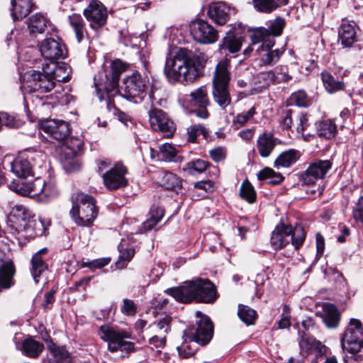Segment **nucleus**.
I'll return each instance as SVG.
<instances>
[{
  "label": "nucleus",
  "mask_w": 363,
  "mask_h": 363,
  "mask_svg": "<svg viewBox=\"0 0 363 363\" xmlns=\"http://www.w3.org/2000/svg\"><path fill=\"white\" fill-rule=\"evenodd\" d=\"M164 72L171 84L193 82L201 74V65L191 50L180 48L173 58H167Z\"/></svg>",
  "instance_id": "1"
},
{
  "label": "nucleus",
  "mask_w": 363,
  "mask_h": 363,
  "mask_svg": "<svg viewBox=\"0 0 363 363\" xmlns=\"http://www.w3.org/2000/svg\"><path fill=\"white\" fill-rule=\"evenodd\" d=\"M195 324L184 330L182 342L177 349L182 358L193 356L198 350V345H208L213 335V325L211 319L201 311L196 313Z\"/></svg>",
  "instance_id": "2"
},
{
  "label": "nucleus",
  "mask_w": 363,
  "mask_h": 363,
  "mask_svg": "<svg viewBox=\"0 0 363 363\" xmlns=\"http://www.w3.org/2000/svg\"><path fill=\"white\" fill-rule=\"evenodd\" d=\"M165 293L181 303H211L217 299L215 285L208 279L194 278L177 287L169 288Z\"/></svg>",
  "instance_id": "3"
},
{
  "label": "nucleus",
  "mask_w": 363,
  "mask_h": 363,
  "mask_svg": "<svg viewBox=\"0 0 363 363\" xmlns=\"http://www.w3.org/2000/svg\"><path fill=\"white\" fill-rule=\"evenodd\" d=\"M306 240V232L302 225L294 227L283 222L278 223L272 232L270 243L274 250H278L288 245L292 247L291 254L298 250Z\"/></svg>",
  "instance_id": "4"
},
{
  "label": "nucleus",
  "mask_w": 363,
  "mask_h": 363,
  "mask_svg": "<svg viewBox=\"0 0 363 363\" xmlns=\"http://www.w3.org/2000/svg\"><path fill=\"white\" fill-rule=\"evenodd\" d=\"M229 61L222 60L217 65L213 78V99L222 109L231 103L228 85L230 79L228 72Z\"/></svg>",
  "instance_id": "5"
},
{
  "label": "nucleus",
  "mask_w": 363,
  "mask_h": 363,
  "mask_svg": "<svg viewBox=\"0 0 363 363\" xmlns=\"http://www.w3.org/2000/svg\"><path fill=\"white\" fill-rule=\"evenodd\" d=\"M44 158L45 155L40 152L25 150L11 163V172L21 179L20 180L29 177H33L35 169L43 166Z\"/></svg>",
  "instance_id": "6"
},
{
  "label": "nucleus",
  "mask_w": 363,
  "mask_h": 363,
  "mask_svg": "<svg viewBox=\"0 0 363 363\" xmlns=\"http://www.w3.org/2000/svg\"><path fill=\"white\" fill-rule=\"evenodd\" d=\"M70 214L77 225L82 226L91 225L98 214L94 199L84 193L77 194Z\"/></svg>",
  "instance_id": "7"
},
{
  "label": "nucleus",
  "mask_w": 363,
  "mask_h": 363,
  "mask_svg": "<svg viewBox=\"0 0 363 363\" xmlns=\"http://www.w3.org/2000/svg\"><path fill=\"white\" fill-rule=\"evenodd\" d=\"M126 69V65L120 60H113L110 66V70L105 74L106 80L94 79V86L96 94L100 101L115 96L118 92V82L121 74Z\"/></svg>",
  "instance_id": "8"
},
{
  "label": "nucleus",
  "mask_w": 363,
  "mask_h": 363,
  "mask_svg": "<svg viewBox=\"0 0 363 363\" xmlns=\"http://www.w3.org/2000/svg\"><path fill=\"white\" fill-rule=\"evenodd\" d=\"M145 69L143 74L135 71L123 79L121 89V95L123 98L135 103L142 101L146 95L150 83L147 67H145Z\"/></svg>",
  "instance_id": "9"
},
{
  "label": "nucleus",
  "mask_w": 363,
  "mask_h": 363,
  "mask_svg": "<svg viewBox=\"0 0 363 363\" xmlns=\"http://www.w3.org/2000/svg\"><path fill=\"white\" fill-rule=\"evenodd\" d=\"M99 333L101 338L107 342L108 349L111 352H131L134 350V344L127 340L131 338V334L126 330L118 327L102 325Z\"/></svg>",
  "instance_id": "10"
},
{
  "label": "nucleus",
  "mask_w": 363,
  "mask_h": 363,
  "mask_svg": "<svg viewBox=\"0 0 363 363\" xmlns=\"http://www.w3.org/2000/svg\"><path fill=\"white\" fill-rule=\"evenodd\" d=\"M55 86V81L45 65H43L42 72L33 70L28 74L26 79H24L21 83L22 89L30 94L48 93L51 91Z\"/></svg>",
  "instance_id": "11"
},
{
  "label": "nucleus",
  "mask_w": 363,
  "mask_h": 363,
  "mask_svg": "<svg viewBox=\"0 0 363 363\" xmlns=\"http://www.w3.org/2000/svg\"><path fill=\"white\" fill-rule=\"evenodd\" d=\"M342 348L351 354H356L363 347V327L362 323L352 318L342 338Z\"/></svg>",
  "instance_id": "12"
},
{
  "label": "nucleus",
  "mask_w": 363,
  "mask_h": 363,
  "mask_svg": "<svg viewBox=\"0 0 363 363\" xmlns=\"http://www.w3.org/2000/svg\"><path fill=\"white\" fill-rule=\"evenodd\" d=\"M84 16L94 30L104 27L107 21L108 12L106 6L99 0H89V5L83 11Z\"/></svg>",
  "instance_id": "13"
},
{
  "label": "nucleus",
  "mask_w": 363,
  "mask_h": 363,
  "mask_svg": "<svg viewBox=\"0 0 363 363\" xmlns=\"http://www.w3.org/2000/svg\"><path fill=\"white\" fill-rule=\"evenodd\" d=\"M148 114L150 125L154 131L160 132L164 138H170L174 135L175 125L164 111L152 108Z\"/></svg>",
  "instance_id": "14"
},
{
  "label": "nucleus",
  "mask_w": 363,
  "mask_h": 363,
  "mask_svg": "<svg viewBox=\"0 0 363 363\" xmlns=\"http://www.w3.org/2000/svg\"><path fill=\"white\" fill-rule=\"evenodd\" d=\"M332 167L333 162L329 160H315L309 163L308 167L301 175V180L303 184L307 186L314 185L318 180L325 177Z\"/></svg>",
  "instance_id": "15"
},
{
  "label": "nucleus",
  "mask_w": 363,
  "mask_h": 363,
  "mask_svg": "<svg viewBox=\"0 0 363 363\" xmlns=\"http://www.w3.org/2000/svg\"><path fill=\"white\" fill-rule=\"evenodd\" d=\"M11 190L16 192L22 196H27L34 197L45 192V196H48L46 192V184L40 177H35L32 180H13L9 184Z\"/></svg>",
  "instance_id": "16"
},
{
  "label": "nucleus",
  "mask_w": 363,
  "mask_h": 363,
  "mask_svg": "<svg viewBox=\"0 0 363 363\" xmlns=\"http://www.w3.org/2000/svg\"><path fill=\"white\" fill-rule=\"evenodd\" d=\"M284 18L277 17L270 23L268 28H257L251 35L252 45L255 46L260 43L261 40H274V37L279 36L285 27Z\"/></svg>",
  "instance_id": "17"
},
{
  "label": "nucleus",
  "mask_w": 363,
  "mask_h": 363,
  "mask_svg": "<svg viewBox=\"0 0 363 363\" xmlns=\"http://www.w3.org/2000/svg\"><path fill=\"white\" fill-rule=\"evenodd\" d=\"M190 28L193 38L200 43H213L218 38L217 30L205 21L197 20L192 22Z\"/></svg>",
  "instance_id": "18"
},
{
  "label": "nucleus",
  "mask_w": 363,
  "mask_h": 363,
  "mask_svg": "<svg viewBox=\"0 0 363 363\" xmlns=\"http://www.w3.org/2000/svg\"><path fill=\"white\" fill-rule=\"evenodd\" d=\"M127 168L122 163H117L114 167L103 174L105 186L109 190H116L128 185L125 174Z\"/></svg>",
  "instance_id": "19"
},
{
  "label": "nucleus",
  "mask_w": 363,
  "mask_h": 363,
  "mask_svg": "<svg viewBox=\"0 0 363 363\" xmlns=\"http://www.w3.org/2000/svg\"><path fill=\"white\" fill-rule=\"evenodd\" d=\"M358 31L354 21L343 19L338 28V41L343 48H351L357 41Z\"/></svg>",
  "instance_id": "20"
},
{
  "label": "nucleus",
  "mask_w": 363,
  "mask_h": 363,
  "mask_svg": "<svg viewBox=\"0 0 363 363\" xmlns=\"http://www.w3.org/2000/svg\"><path fill=\"white\" fill-rule=\"evenodd\" d=\"M262 44L258 46L257 51L259 52L260 60L264 65L273 66L280 59L284 53L281 49L272 50L274 45V40H261Z\"/></svg>",
  "instance_id": "21"
},
{
  "label": "nucleus",
  "mask_w": 363,
  "mask_h": 363,
  "mask_svg": "<svg viewBox=\"0 0 363 363\" xmlns=\"http://www.w3.org/2000/svg\"><path fill=\"white\" fill-rule=\"evenodd\" d=\"M235 13V9L231 8L225 2H216L210 4L208 10V17L218 25H224L230 16Z\"/></svg>",
  "instance_id": "22"
},
{
  "label": "nucleus",
  "mask_w": 363,
  "mask_h": 363,
  "mask_svg": "<svg viewBox=\"0 0 363 363\" xmlns=\"http://www.w3.org/2000/svg\"><path fill=\"white\" fill-rule=\"evenodd\" d=\"M41 128L56 140H63L70 134L69 124L63 121H46L41 124Z\"/></svg>",
  "instance_id": "23"
},
{
  "label": "nucleus",
  "mask_w": 363,
  "mask_h": 363,
  "mask_svg": "<svg viewBox=\"0 0 363 363\" xmlns=\"http://www.w3.org/2000/svg\"><path fill=\"white\" fill-rule=\"evenodd\" d=\"M64 50V45L53 38H45L40 45V51L43 57L51 62L63 57Z\"/></svg>",
  "instance_id": "24"
},
{
  "label": "nucleus",
  "mask_w": 363,
  "mask_h": 363,
  "mask_svg": "<svg viewBox=\"0 0 363 363\" xmlns=\"http://www.w3.org/2000/svg\"><path fill=\"white\" fill-rule=\"evenodd\" d=\"M50 222H45L42 218L35 219L32 216L26 224H21L16 227V231L19 234L24 232L25 236L36 237L46 235Z\"/></svg>",
  "instance_id": "25"
},
{
  "label": "nucleus",
  "mask_w": 363,
  "mask_h": 363,
  "mask_svg": "<svg viewBox=\"0 0 363 363\" xmlns=\"http://www.w3.org/2000/svg\"><path fill=\"white\" fill-rule=\"evenodd\" d=\"M191 99L189 102L192 106L198 107V110L195 111L196 115L201 118H207L208 112L206 106L209 104L207 89L205 86H202L190 94Z\"/></svg>",
  "instance_id": "26"
},
{
  "label": "nucleus",
  "mask_w": 363,
  "mask_h": 363,
  "mask_svg": "<svg viewBox=\"0 0 363 363\" xmlns=\"http://www.w3.org/2000/svg\"><path fill=\"white\" fill-rule=\"evenodd\" d=\"M280 141L269 132H264L259 135L257 140V149L261 157L266 158L270 156L275 147Z\"/></svg>",
  "instance_id": "27"
},
{
  "label": "nucleus",
  "mask_w": 363,
  "mask_h": 363,
  "mask_svg": "<svg viewBox=\"0 0 363 363\" xmlns=\"http://www.w3.org/2000/svg\"><path fill=\"white\" fill-rule=\"evenodd\" d=\"M45 67L50 71V74L55 83L67 82L70 79L71 69L66 63H46Z\"/></svg>",
  "instance_id": "28"
},
{
  "label": "nucleus",
  "mask_w": 363,
  "mask_h": 363,
  "mask_svg": "<svg viewBox=\"0 0 363 363\" xmlns=\"http://www.w3.org/2000/svg\"><path fill=\"white\" fill-rule=\"evenodd\" d=\"M322 318L329 328H337L340 320V313L337 307L330 303H324L322 306Z\"/></svg>",
  "instance_id": "29"
},
{
  "label": "nucleus",
  "mask_w": 363,
  "mask_h": 363,
  "mask_svg": "<svg viewBox=\"0 0 363 363\" xmlns=\"http://www.w3.org/2000/svg\"><path fill=\"white\" fill-rule=\"evenodd\" d=\"M16 348L23 352L28 357L37 358L43 351L44 345L32 337L25 339L22 344H16Z\"/></svg>",
  "instance_id": "30"
},
{
  "label": "nucleus",
  "mask_w": 363,
  "mask_h": 363,
  "mask_svg": "<svg viewBox=\"0 0 363 363\" xmlns=\"http://www.w3.org/2000/svg\"><path fill=\"white\" fill-rule=\"evenodd\" d=\"M68 22L74 32L75 37L79 43L88 37L85 22L80 14L73 13L68 16Z\"/></svg>",
  "instance_id": "31"
},
{
  "label": "nucleus",
  "mask_w": 363,
  "mask_h": 363,
  "mask_svg": "<svg viewBox=\"0 0 363 363\" xmlns=\"http://www.w3.org/2000/svg\"><path fill=\"white\" fill-rule=\"evenodd\" d=\"M47 251V248L41 249L35 253L31 259L30 272L35 283H38L39 277L48 269V265L42 257V255H45Z\"/></svg>",
  "instance_id": "32"
},
{
  "label": "nucleus",
  "mask_w": 363,
  "mask_h": 363,
  "mask_svg": "<svg viewBox=\"0 0 363 363\" xmlns=\"http://www.w3.org/2000/svg\"><path fill=\"white\" fill-rule=\"evenodd\" d=\"M31 217V212L26 206L16 204L11 211L9 221L13 223L16 229V227H19L21 224H26Z\"/></svg>",
  "instance_id": "33"
},
{
  "label": "nucleus",
  "mask_w": 363,
  "mask_h": 363,
  "mask_svg": "<svg viewBox=\"0 0 363 363\" xmlns=\"http://www.w3.org/2000/svg\"><path fill=\"white\" fill-rule=\"evenodd\" d=\"M16 270L11 261L5 262L0 267V288L8 289L14 284L13 277Z\"/></svg>",
  "instance_id": "34"
},
{
  "label": "nucleus",
  "mask_w": 363,
  "mask_h": 363,
  "mask_svg": "<svg viewBox=\"0 0 363 363\" xmlns=\"http://www.w3.org/2000/svg\"><path fill=\"white\" fill-rule=\"evenodd\" d=\"M12 17L14 21L26 17L32 11V0H11Z\"/></svg>",
  "instance_id": "35"
},
{
  "label": "nucleus",
  "mask_w": 363,
  "mask_h": 363,
  "mask_svg": "<svg viewBox=\"0 0 363 363\" xmlns=\"http://www.w3.org/2000/svg\"><path fill=\"white\" fill-rule=\"evenodd\" d=\"M298 333L300 335L298 344L301 352H305L306 354L313 351L321 352L323 345L320 341L317 340L315 337L305 332H301L299 330Z\"/></svg>",
  "instance_id": "36"
},
{
  "label": "nucleus",
  "mask_w": 363,
  "mask_h": 363,
  "mask_svg": "<svg viewBox=\"0 0 363 363\" xmlns=\"http://www.w3.org/2000/svg\"><path fill=\"white\" fill-rule=\"evenodd\" d=\"M43 363H73V359L64 347H55L50 350Z\"/></svg>",
  "instance_id": "37"
},
{
  "label": "nucleus",
  "mask_w": 363,
  "mask_h": 363,
  "mask_svg": "<svg viewBox=\"0 0 363 363\" xmlns=\"http://www.w3.org/2000/svg\"><path fill=\"white\" fill-rule=\"evenodd\" d=\"M321 79L325 89L330 94H334L345 89V84L342 79H335L328 71L321 72Z\"/></svg>",
  "instance_id": "38"
},
{
  "label": "nucleus",
  "mask_w": 363,
  "mask_h": 363,
  "mask_svg": "<svg viewBox=\"0 0 363 363\" xmlns=\"http://www.w3.org/2000/svg\"><path fill=\"white\" fill-rule=\"evenodd\" d=\"M151 157L157 158L159 161L172 162L176 161L177 151L175 147L169 144L165 143L160 147L159 151L150 149Z\"/></svg>",
  "instance_id": "39"
},
{
  "label": "nucleus",
  "mask_w": 363,
  "mask_h": 363,
  "mask_svg": "<svg viewBox=\"0 0 363 363\" xmlns=\"http://www.w3.org/2000/svg\"><path fill=\"white\" fill-rule=\"evenodd\" d=\"M301 157V152L294 149L281 152L274 161V167H289L296 163Z\"/></svg>",
  "instance_id": "40"
},
{
  "label": "nucleus",
  "mask_w": 363,
  "mask_h": 363,
  "mask_svg": "<svg viewBox=\"0 0 363 363\" xmlns=\"http://www.w3.org/2000/svg\"><path fill=\"white\" fill-rule=\"evenodd\" d=\"M241 45L240 38L237 37L233 33L228 32L220 45V51L225 54L227 51L230 53H235L240 50Z\"/></svg>",
  "instance_id": "41"
},
{
  "label": "nucleus",
  "mask_w": 363,
  "mask_h": 363,
  "mask_svg": "<svg viewBox=\"0 0 363 363\" xmlns=\"http://www.w3.org/2000/svg\"><path fill=\"white\" fill-rule=\"evenodd\" d=\"M253 5L259 12L269 13L288 4V0H253Z\"/></svg>",
  "instance_id": "42"
},
{
  "label": "nucleus",
  "mask_w": 363,
  "mask_h": 363,
  "mask_svg": "<svg viewBox=\"0 0 363 363\" xmlns=\"http://www.w3.org/2000/svg\"><path fill=\"white\" fill-rule=\"evenodd\" d=\"M160 184L164 189L174 191L177 193L182 189L181 179L172 172H162Z\"/></svg>",
  "instance_id": "43"
},
{
  "label": "nucleus",
  "mask_w": 363,
  "mask_h": 363,
  "mask_svg": "<svg viewBox=\"0 0 363 363\" xmlns=\"http://www.w3.org/2000/svg\"><path fill=\"white\" fill-rule=\"evenodd\" d=\"M172 318L169 315H164L162 318L157 319L154 323L149 325L148 330L150 333H157L165 335L171 330Z\"/></svg>",
  "instance_id": "44"
},
{
  "label": "nucleus",
  "mask_w": 363,
  "mask_h": 363,
  "mask_svg": "<svg viewBox=\"0 0 363 363\" xmlns=\"http://www.w3.org/2000/svg\"><path fill=\"white\" fill-rule=\"evenodd\" d=\"M47 19L40 13H36L28 19V28L32 35L43 33L47 28Z\"/></svg>",
  "instance_id": "45"
},
{
  "label": "nucleus",
  "mask_w": 363,
  "mask_h": 363,
  "mask_svg": "<svg viewBox=\"0 0 363 363\" xmlns=\"http://www.w3.org/2000/svg\"><path fill=\"white\" fill-rule=\"evenodd\" d=\"M83 145V141L78 138H68L62 147L65 155L68 158L76 157L82 150Z\"/></svg>",
  "instance_id": "46"
},
{
  "label": "nucleus",
  "mask_w": 363,
  "mask_h": 363,
  "mask_svg": "<svg viewBox=\"0 0 363 363\" xmlns=\"http://www.w3.org/2000/svg\"><path fill=\"white\" fill-rule=\"evenodd\" d=\"M316 128L319 136L328 139L333 138L337 133L336 125L330 120H324L317 123Z\"/></svg>",
  "instance_id": "47"
},
{
  "label": "nucleus",
  "mask_w": 363,
  "mask_h": 363,
  "mask_svg": "<svg viewBox=\"0 0 363 363\" xmlns=\"http://www.w3.org/2000/svg\"><path fill=\"white\" fill-rule=\"evenodd\" d=\"M238 315L240 320L247 325H253L257 317L256 311L242 304L238 305Z\"/></svg>",
  "instance_id": "48"
},
{
  "label": "nucleus",
  "mask_w": 363,
  "mask_h": 363,
  "mask_svg": "<svg viewBox=\"0 0 363 363\" xmlns=\"http://www.w3.org/2000/svg\"><path fill=\"white\" fill-rule=\"evenodd\" d=\"M239 194L242 199L245 200L249 203H255L257 199L256 191L247 179L242 183L240 187Z\"/></svg>",
  "instance_id": "49"
},
{
  "label": "nucleus",
  "mask_w": 363,
  "mask_h": 363,
  "mask_svg": "<svg viewBox=\"0 0 363 363\" xmlns=\"http://www.w3.org/2000/svg\"><path fill=\"white\" fill-rule=\"evenodd\" d=\"M150 218L144 223L146 230H151L164 216V211L162 208L152 206L150 208Z\"/></svg>",
  "instance_id": "50"
},
{
  "label": "nucleus",
  "mask_w": 363,
  "mask_h": 363,
  "mask_svg": "<svg viewBox=\"0 0 363 363\" xmlns=\"http://www.w3.org/2000/svg\"><path fill=\"white\" fill-rule=\"evenodd\" d=\"M257 178L259 180L269 179V183L272 184H277L284 179V177L280 173H277L269 167H265L259 171Z\"/></svg>",
  "instance_id": "51"
},
{
  "label": "nucleus",
  "mask_w": 363,
  "mask_h": 363,
  "mask_svg": "<svg viewBox=\"0 0 363 363\" xmlns=\"http://www.w3.org/2000/svg\"><path fill=\"white\" fill-rule=\"evenodd\" d=\"M291 101L298 107H308L312 104V100L305 91L298 90L294 92L291 96Z\"/></svg>",
  "instance_id": "52"
},
{
  "label": "nucleus",
  "mask_w": 363,
  "mask_h": 363,
  "mask_svg": "<svg viewBox=\"0 0 363 363\" xmlns=\"http://www.w3.org/2000/svg\"><path fill=\"white\" fill-rule=\"evenodd\" d=\"M274 77L272 71L260 72L255 78V83L258 88H267L272 84H276Z\"/></svg>",
  "instance_id": "53"
},
{
  "label": "nucleus",
  "mask_w": 363,
  "mask_h": 363,
  "mask_svg": "<svg viewBox=\"0 0 363 363\" xmlns=\"http://www.w3.org/2000/svg\"><path fill=\"white\" fill-rule=\"evenodd\" d=\"M188 140L191 143H195L198 136L202 135L204 138H206L208 134L207 129L201 124H196L191 125L187 129Z\"/></svg>",
  "instance_id": "54"
},
{
  "label": "nucleus",
  "mask_w": 363,
  "mask_h": 363,
  "mask_svg": "<svg viewBox=\"0 0 363 363\" xmlns=\"http://www.w3.org/2000/svg\"><path fill=\"white\" fill-rule=\"evenodd\" d=\"M274 74L276 84L288 82L291 79V76L289 74L288 67L286 65H279L271 70Z\"/></svg>",
  "instance_id": "55"
},
{
  "label": "nucleus",
  "mask_w": 363,
  "mask_h": 363,
  "mask_svg": "<svg viewBox=\"0 0 363 363\" xmlns=\"http://www.w3.org/2000/svg\"><path fill=\"white\" fill-rule=\"evenodd\" d=\"M255 113L256 109L255 106L250 108L245 113L243 112L238 113L233 120V125L236 126V128H239L237 125H239L240 126L245 125L248 121L253 118Z\"/></svg>",
  "instance_id": "56"
},
{
  "label": "nucleus",
  "mask_w": 363,
  "mask_h": 363,
  "mask_svg": "<svg viewBox=\"0 0 363 363\" xmlns=\"http://www.w3.org/2000/svg\"><path fill=\"white\" fill-rule=\"evenodd\" d=\"M3 125L9 128H19L23 124V121L16 116L2 112Z\"/></svg>",
  "instance_id": "57"
},
{
  "label": "nucleus",
  "mask_w": 363,
  "mask_h": 363,
  "mask_svg": "<svg viewBox=\"0 0 363 363\" xmlns=\"http://www.w3.org/2000/svg\"><path fill=\"white\" fill-rule=\"evenodd\" d=\"M138 307L135 302L128 298L123 300V305L121 308V313L128 316H134L137 313Z\"/></svg>",
  "instance_id": "58"
},
{
  "label": "nucleus",
  "mask_w": 363,
  "mask_h": 363,
  "mask_svg": "<svg viewBox=\"0 0 363 363\" xmlns=\"http://www.w3.org/2000/svg\"><path fill=\"white\" fill-rule=\"evenodd\" d=\"M352 216L357 221L363 223V196H360L353 208Z\"/></svg>",
  "instance_id": "59"
},
{
  "label": "nucleus",
  "mask_w": 363,
  "mask_h": 363,
  "mask_svg": "<svg viewBox=\"0 0 363 363\" xmlns=\"http://www.w3.org/2000/svg\"><path fill=\"white\" fill-rule=\"evenodd\" d=\"M187 165L188 167L194 172L202 173L206 169L208 162L203 160H196L189 162Z\"/></svg>",
  "instance_id": "60"
},
{
  "label": "nucleus",
  "mask_w": 363,
  "mask_h": 363,
  "mask_svg": "<svg viewBox=\"0 0 363 363\" xmlns=\"http://www.w3.org/2000/svg\"><path fill=\"white\" fill-rule=\"evenodd\" d=\"M153 335L149 340V343L153 345L156 348H162L166 345V336L159 335L157 333H152Z\"/></svg>",
  "instance_id": "61"
},
{
  "label": "nucleus",
  "mask_w": 363,
  "mask_h": 363,
  "mask_svg": "<svg viewBox=\"0 0 363 363\" xmlns=\"http://www.w3.org/2000/svg\"><path fill=\"white\" fill-rule=\"evenodd\" d=\"M111 262L110 257H103L94 259L91 262H89L86 264H84V266H87L90 268H102L106 265H108Z\"/></svg>",
  "instance_id": "62"
},
{
  "label": "nucleus",
  "mask_w": 363,
  "mask_h": 363,
  "mask_svg": "<svg viewBox=\"0 0 363 363\" xmlns=\"http://www.w3.org/2000/svg\"><path fill=\"white\" fill-rule=\"evenodd\" d=\"M194 187L210 193L214 190V183L211 180L200 181L195 183Z\"/></svg>",
  "instance_id": "63"
},
{
  "label": "nucleus",
  "mask_w": 363,
  "mask_h": 363,
  "mask_svg": "<svg viewBox=\"0 0 363 363\" xmlns=\"http://www.w3.org/2000/svg\"><path fill=\"white\" fill-rule=\"evenodd\" d=\"M210 156L213 161L219 162L225 159V153L223 147H218L210 151Z\"/></svg>",
  "instance_id": "64"
}]
</instances>
